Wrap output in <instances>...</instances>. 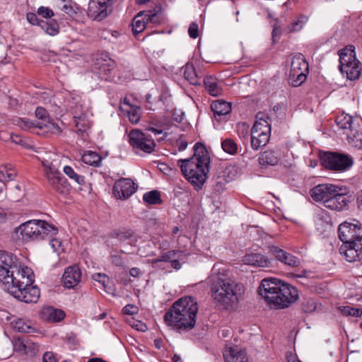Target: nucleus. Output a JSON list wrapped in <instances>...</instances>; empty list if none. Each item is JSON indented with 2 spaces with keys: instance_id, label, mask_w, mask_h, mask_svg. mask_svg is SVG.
<instances>
[{
  "instance_id": "nucleus-1",
  "label": "nucleus",
  "mask_w": 362,
  "mask_h": 362,
  "mask_svg": "<svg viewBox=\"0 0 362 362\" xmlns=\"http://www.w3.org/2000/svg\"><path fill=\"white\" fill-rule=\"evenodd\" d=\"M28 267L20 269L16 257L11 253L0 251V281L14 298L26 303H36L40 290L33 286V277Z\"/></svg>"
},
{
  "instance_id": "nucleus-2",
  "label": "nucleus",
  "mask_w": 362,
  "mask_h": 362,
  "mask_svg": "<svg viewBox=\"0 0 362 362\" xmlns=\"http://www.w3.org/2000/svg\"><path fill=\"white\" fill-rule=\"evenodd\" d=\"M209 279L211 296L217 303L228 308L238 302L243 286L230 278L224 268L214 264Z\"/></svg>"
},
{
  "instance_id": "nucleus-3",
  "label": "nucleus",
  "mask_w": 362,
  "mask_h": 362,
  "mask_svg": "<svg viewBox=\"0 0 362 362\" xmlns=\"http://www.w3.org/2000/svg\"><path fill=\"white\" fill-rule=\"evenodd\" d=\"M198 305L192 296H185L177 300L165 313L164 320L172 329L180 333L194 327Z\"/></svg>"
},
{
  "instance_id": "nucleus-4",
  "label": "nucleus",
  "mask_w": 362,
  "mask_h": 362,
  "mask_svg": "<svg viewBox=\"0 0 362 362\" xmlns=\"http://www.w3.org/2000/svg\"><path fill=\"white\" fill-rule=\"evenodd\" d=\"M291 284L276 278L262 280L258 288L259 294L265 302L274 308H288L292 303Z\"/></svg>"
},
{
  "instance_id": "nucleus-5",
  "label": "nucleus",
  "mask_w": 362,
  "mask_h": 362,
  "mask_svg": "<svg viewBox=\"0 0 362 362\" xmlns=\"http://www.w3.org/2000/svg\"><path fill=\"white\" fill-rule=\"evenodd\" d=\"M310 194L314 201L321 202L330 210H346L351 202L347 189L334 184H319L310 189Z\"/></svg>"
},
{
  "instance_id": "nucleus-6",
  "label": "nucleus",
  "mask_w": 362,
  "mask_h": 362,
  "mask_svg": "<svg viewBox=\"0 0 362 362\" xmlns=\"http://www.w3.org/2000/svg\"><path fill=\"white\" fill-rule=\"evenodd\" d=\"M57 233V228L41 220H30L16 229V233H20L24 241L50 238Z\"/></svg>"
},
{
  "instance_id": "nucleus-7",
  "label": "nucleus",
  "mask_w": 362,
  "mask_h": 362,
  "mask_svg": "<svg viewBox=\"0 0 362 362\" xmlns=\"http://www.w3.org/2000/svg\"><path fill=\"white\" fill-rule=\"evenodd\" d=\"M339 69L344 76L350 81L358 79L361 74V64L356 58L355 47L349 45L339 51Z\"/></svg>"
},
{
  "instance_id": "nucleus-8",
  "label": "nucleus",
  "mask_w": 362,
  "mask_h": 362,
  "mask_svg": "<svg viewBox=\"0 0 362 362\" xmlns=\"http://www.w3.org/2000/svg\"><path fill=\"white\" fill-rule=\"evenodd\" d=\"M177 164L187 180L195 187L200 188L206 181L209 173L208 165H201L195 159H180Z\"/></svg>"
},
{
  "instance_id": "nucleus-9",
  "label": "nucleus",
  "mask_w": 362,
  "mask_h": 362,
  "mask_svg": "<svg viewBox=\"0 0 362 362\" xmlns=\"http://www.w3.org/2000/svg\"><path fill=\"white\" fill-rule=\"evenodd\" d=\"M269 117L263 112L256 115V121L251 129V147L254 150H259L265 146L269 142L271 135V125Z\"/></svg>"
},
{
  "instance_id": "nucleus-10",
  "label": "nucleus",
  "mask_w": 362,
  "mask_h": 362,
  "mask_svg": "<svg viewBox=\"0 0 362 362\" xmlns=\"http://www.w3.org/2000/svg\"><path fill=\"white\" fill-rule=\"evenodd\" d=\"M320 161L323 167L335 172H344L354 164L353 158L349 155L330 151L322 153Z\"/></svg>"
},
{
  "instance_id": "nucleus-11",
  "label": "nucleus",
  "mask_w": 362,
  "mask_h": 362,
  "mask_svg": "<svg viewBox=\"0 0 362 362\" xmlns=\"http://www.w3.org/2000/svg\"><path fill=\"white\" fill-rule=\"evenodd\" d=\"M45 168V177L49 185L57 192L66 194L70 190V185L59 170L48 160L42 162Z\"/></svg>"
},
{
  "instance_id": "nucleus-12",
  "label": "nucleus",
  "mask_w": 362,
  "mask_h": 362,
  "mask_svg": "<svg viewBox=\"0 0 362 362\" xmlns=\"http://www.w3.org/2000/svg\"><path fill=\"white\" fill-rule=\"evenodd\" d=\"M338 235L343 244L362 241V224L357 220L344 221L338 228Z\"/></svg>"
},
{
  "instance_id": "nucleus-13",
  "label": "nucleus",
  "mask_w": 362,
  "mask_h": 362,
  "mask_svg": "<svg viewBox=\"0 0 362 362\" xmlns=\"http://www.w3.org/2000/svg\"><path fill=\"white\" fill-rule=\"evenodd\" d=\"M129 144L134 148L141 150L146 153H151L156 144L150 135L139 129L132 130L129 134Z\"/></svg>"
},
{
  "instance_id": "nucleus-14",
  "label": "nucleus",
  "mask_w": 362,
  "mask_h": 362,
  "mask_svg": "<svg viewBox=\"0 0 362 362\" xmlns=\"http://www.w3.org/2000/svg\"><path fill=\"white\" fill-rule=\"evenodd\" d=\"M112 0H90L87 15L93 20L100 21L112 12Z\"/></svg>"
},
{
  "instance_id": "nucleus-15",
  "label": "nucleus",
  "mask_w": 362,
  "mask_h": 362,
  "mask_svg": "<svg viewBox=\"0 0 362 362\" xmlns=\"http://www.w3.org/2000/svg\"><path fill=\"white\" fill-rule=\"evenodd\" d=\"M160 8H158L157 11L155 8L153 11H143L136 14L132 21V32L135 37L145 29L148 23H158V12Z\"/></svg>"
},
{
  "instance_id": "nucleus-16",
  "label": "nucleus",
  "mask_w": 362,
  "mask_h": 362,
  "mask_svg": "<svg viewBox=\"0 0 362 362\" xmlns=\"http://www.w3.org/2000/svg\"><path fill=\"white\" fill-rule=\"evenodd\" d=\"M115 238L119 241V246L123 253H133L137 242V237L130 229L120 230L115 233Z\"/></svg>"
},
{
  "instance_id": "nucleus-17",
  "label": "nucleus",
  "mask_w": 362,
  "mask_h": 362,
  "mask_svg": "<svg viewBox=\"0 0 362 362\" xmlns=\"http://www.w3.org/2000/svg\"><path fill=\"white\" fill-rule=\"evenodd\" d=\"M339 251L347 262H357L362 265V241L354 242L353 244H342Z\"/></svg>"
},
{
  "instance_id": "nucleus-18",
  "label": "nucleus",
  "mask_w": 362,
  "mask_h": 362,
  "mask_svg": "<svg viewBox=\"0 0 362 362\" xmlns=\"http://www.w3.org/2000/svg\"><path fill=\"white\" fill-rule=\"evenodd\" d=\"M137 188L136 184L129 178H121L115 182L113 191L119 198L127 199L132 195Z\"/></svg>"
},
{
  "instance_id": "nucleus-19",
  "label": "nucleus",
  "mask_w": 362,
  "mask_h": 362,
  "mask_svg": "<svg viewBox=\"0 0 362 362\" xmlns=\"http://www.w3.org/2000/svg\"><path fill=\"white\" fill-rule=\"evenodd\" d=\"M296 87L300 86L307 79L309 74V65L305 56L301 53H296Z\"/></svg>"
},
{
  "instance_id": "nucleus-20",
  "label": "nucleus",
  "mask_w": 362,
  "mask_h": 362,
  "mask_svg": "<svg viewBox=\"0 0 362 362\" xmlns=\"http://www.w3.org/2000/svg\"><path fill=\"white\" fill-rule=\"evenodd\" d=\"M81 279V272L78 266L74 264L67 267L62 276L64 286L68 288L76 287Z\"/></svg>"
},
{
  "instance_id": "nucleus-21",
  "label": "nucleus",
  "mask_w": 362,
  "mask_h": 362,
  "mask_svg": "<svg viewBox=\"0 0 362 362\" xmlns=\"http://www.w3.org/2000/svg\"><path fill=\"white\" fill-rule=\"evenodd\" d=\"M226 362H249L248 357L245 351L238 346H226L223 352Z\"/></svg>"
},
{
  "instance_id": "nucleus-22",
  "label": "nucleus",
  "mask_w": 362,
  "mask_h": 362,
  "mask_svg": "<svg viewBox=\"0 0 362 362\" xmlns=\"http://www.w3.org/2000/svg\"><path fill=\"white\" fill-rule=\"evenodd\" d=\"M245 264L259 267H269L272 264V259H268L259 253L247 254L243 257Z\"/></svg>"
},
{
  "instance_id": "nucleus-23",
  "label": "nucleus",
  "mask_w": 362,
  "mask_h": 362,
  "mask_svg": "<svg viewBox=\"0 0 362 362\" xmlns=\"http://www.w3.org/2000/svg\"><path fill=\"white\" fill-rule=\"evenodd\" d=\"M42 320L54 322L62 320L65 317V313L62 310L56 309L52 306L43 307L40 313Z\"/></svg>"
},
{
  "instance_id": "nucleus-24",
  "label": "nucleus",
  "mask_w": 362,
  "mask_h": 362,
  "mask_svg": "<svg viewBox=\"0 0 362 362\" xmlns=\"http://www.w3.org/2000/svg\"><path fill=\"white\" fill-rule=\"evenodd\" d=\"M268 251L269 254L274 256L281 262L288 266L294 264L293 256L278 246L269 245L268 246Z\"/></svg>"
},
{
  "instance_id": "nucleus-25",
  "label": "nucleus",
  "mask_w": 362,
  "mask_h": 362,
  "mask_svg": "<svg viewBox=\"0 0 362 362\" xmlns=\"http://www.w3.org/2000/svg\"><path fill=\"white\" fill-rule=\"evenodd\" d=\"M66 106L72 113L73 117L88 113V109L83 106L81 98L78 95L71 96L67 101Z\"/></svg>"
},
{
  "instance_id": "nucleus-26",
  "label": "nucleus",
  "mask_w": 362,
  "mask_h": 362,
  "mask_svg": "<svg viewBox=\"0 0 362 362\" xmlns=\"http://www.w3.org/2000/svg\"><path fill=\"white\" fill-rule=\"evenodd\" d=\"M66 106L72 113L73 117L88 113V109L83 106L81 98L78 95L71 96L67 101Z\"/></svg>"
},
{
  "instance_id": "nucleus-27",
  "label": "nucleus",
  "mask_w": 362,
  "mask_h": 362,
  "mask_svg": "<svg viewBox=\"0 0 362 362\" xmlns=\"http://www.w3.org/2000/svg\"><path fill=\"white\" fill-rule=\"evenodd\" d=\"M211 109L214 112V117L218 119L217 117L228 115L231 111V105L223 100H214L211 104Z\"/></svg>"
},
{
  "instance_id": "nucleus-28",
  "label": "nucleus",
  "mask_w": 362,
  "mask_h": 362,
  "mask_svg": "<svg viewBox=\"0 0 362 362\" xmlns=\"http://www.w3.org/2000/svg\"><path fill=\"white\" fill-rule=\"evenodd\" d=\"M194 157L190 159H195L196 161L201 163V165H209L210 158L206 147L201 143H197L194 146Z\"/></svg>"
},
{
  "instance_id": "nucleus-29",
  "label": "nucleus",
  "mask_w": 362,
  "mask_h": 362,
  "mask_svg": "<svg viewBox=\"0 0 362 362\" xmlns=\"http://www.w3.org/2000/svg\"><path fill=\"white\" fill-rule=\"evenodd\" d=\"M76 132L83 134L87 133L91 126V122L88 117V113L81 116H75L74 117Z\"/></svg>"
},
{
  "instance_id": "nucleus-30",
  "label": "nucleus",
  "mask_w": 362,
  "mask_h": 362,
  "mask_svg": "<svg viewBox=\"0 0 362 362\" xmlns=\"http://www.w3.org/2000/svg\"><path fill=\"white\" fill-rule=\"evenodd\" d=\"M278 154L273 151H266L259 157V163L262 165H275L279 162Z\"/></svg>"
},
{
  "instance_id": "nucleus-31",
  "label": "nucleus",
  "mask_w": 362,
  "mask_h": 362,
  "mask_svg": "<svg viewBox=\"0 0 362 362\" xmlns=\"http://www.w3.org/2000/svg\"><path fill=\"white\" fill-rule=\"evenodd\" d=\"M336 122L339 128L349 129V132L355 130V128H356L353 117L348 114H342L337 117Z\"/></svg>"
},
{
  "instance_id": "nucleus-32",
  "label": "nucleus",
  "mask_w": 362,
  "mask_h": 362,
  "mask_svg": "<svg viewBox=\"0 0 362 362\" xmlns=\"http://www.w3.org/2000/svg\"><path fill=\"white\" fill-rule=\"evenodd\" d=\"M206 89L212 96H218L221 93V88L217 83L216 78L212 76H206L204 80Z\"/></svg>"
},
{
  "instance_id": "nucleus-33",
  "label": "nucleus",
  "mask_w": 362,
  "mask_h": 362,
  "mask_svg": "<svg viewBox=\"0 0 362 362\" xmlns=\"http://www.w3.org/2000/svg\"><path fill=\"white\" fill-rule=\"evenodd\" d=\"M347 139L350 146L357 149H362V132L358 131L357 128L347 134Z\"/></svg>"
},
{
  "instance_id": "nucleus-34",
  "label": "nucleus",
  "mask_w": 362,
  "mask_h": 362,
  "mask_svg": "<svg viewBox=\"0 0 362 362\" xmlns=\"http://www.w3.org/2000/svg\"><path fill=\"white\" fill-rule=\"evenodd\" d=\"M82 160L86 164L99 167L101 165L102 157L100 154L89 151L83 153Z\"/></svg>"
},
{
  "instance_id": "nucleus-35",
  "label": "nucleus",
  "mask_w": 362,
  "mask_h": 362,
  "mask_svg": "<svg viewBox=\"0 0 362 362\" xmlns=\"http://www.w3.org/2000/svg\"><path fill=\"white\" fill-rule=\"evenodd\" d=\"M184 76L191 84L199 85L200 79L192 64H187L185 68Z\"/></svg>"
},
{
  "instance_id": "nucleus-36",
  "label": "nucleus",
  "mask_w": 362,
  "mask_h": 362,
  "mask_svg": "<svg viewBox=\"0 0 362 362\" xmlns=\"http://www.w3.org/2000/svg\"><path fill=\"white\" fill-rule=\"evenodd\" d=\"M39 129L45 132H50L54 134H59L62 130L58 124L52 120L48 119L46 122H39Z\"/></svg>"
},
{
  "instance_id": "nucleus-37",
  "label": "nucleus",
  "mask_w": 362,
  "mask_h": 362,
  "mask_svg": "<svg viewBox=\"0 0 362 362\" xmlns=\"http://www.w3.org/2000/svg\"><path fill=\"white\" fill-rule=\"evenodd\" d=\"M40 28L51 36H54L59 33V25L55 20L43 21L40 23Z\"/></svg>"
},
{
  "instance_id": "nucleus-38",
  "label": "nucleus",
  "mask_w": 362,
  "mask_h": 362,
  "mask_svg": "<svg viewBox=\"0 0 362 362\" xmlns=\"http://www.w3.org/2000/svg\"><path fill=\"white\" fill-rule=\"evenodd\" d=\"M63 171L74 183L79 185H83L85 183L84 177L77 173L72 167L66 165L64 167Z\"/></svg>"
},
{
  "instance_id": "nucleus-39",
  "label": "nucleus",
  "mask_w": 362,
  "mask_h": 362,
  "mask_svg": "<svg viewBox=\"0 0 362 362\" xmlns=\"http://www.w3.org/2000/svg\"><path fill=\"white\" fill-rule=\"evenodd\" d=\"M222 149L227 153L235 155L238 153V145L232 139H226L221 141Z\"/></svg>"
},
{
  "instance_id": "nucleus-40",
  "label": "nucleus",
  "mask_w": 362,
  "mask_h": 362,
  "mask_svg": "<svg viewBox=\"0 0 362 362\" xmlns=\"http://www.w3.org/2000/svg\"><path fill=\"white\" fill-rule=\"evenodd\" d=\"M16 124L25 130L39 129V122H33L27 119L18 118L16 120Z\"/></svg>"
},
{
  "instance_id": "nucleus-41",
  "label": "nucleus",
  "mask_w": 362,
  "mask_h": 362,
  "mask_svg": "<svg viewBox=\"0 0 362 362\" xmlns=\"http://www.w3.org/2000/svg\"><path fill=\"white\" fill-rule=\"evenodd\" d=\"M143 199L148 204H157L161 202L160 192L157 190H153L145 193Z\"/></svg>"
},
{
  "instance_id": "nucleus-42",
  "label": "nucleus",
  "mask_w": 362,
  "mask_h": 362,
  "mask_svg": "<svg viewBox=\"0 0 362 362\" xmlns=\"http://www.w3.org/2000/svg\"><path fill=\"white\" fill-rule=\"evenodd\" d=\"M342 315L345 316L360 317L362 315V309L354 308L349 305L341 306L339 308Z\"/></svg>"
},
{
  "instance_id": "nucleus-43",
  "label": "nucleus",
  "mask_w": 362,
  "mask_h": 362,
  "mask_svg": "<svg viewBox=\"0 0 362 362\" xmlns=\"http://www.w3.org/2000/svg\"><path fill=\"white\" fill-rule=\"evenodd\" d=\"M12 324L15 329L21 332L29 333L34 329L30 324L22 319H18L16 321H13Z\"/></svg>"
},
{
  "instance_id": "nucleus-44",
  "label": "nucleus",
  "mask_w": 362,
  "mask_h": 362,
  "mask_svg": "<svg viewBox=\"0 0 362 362\" xmlns=\"http://www.w3.org/2000/svg\"><path fill=\"white\" fill-rule=\"evenodd\" d=\"M129 121L132 124H137L140 121L141 108L138 106H130L129 110H127Z\"/></svg>"
},
{
  "instance_id": "nucleus-45",
  "label": "nucleus",
  "mask_w": 362,
  "mask_h": 362,
  "mask_svg": "<svg viewBox=\"0 0 362 362\" xmlns=\"http://www.w3.org/2000/svg\"><path fill=\"white\" fill-rule=\"evenodd\" d=\"M177 252H178L175 250L168 251L165 253H163L160 256H159V257L153 259L152 262L155 264L159 262H171L176 257Z\"/></svg>"
},
{
  "instance_id": "nucleus-46",
  "label": "nucleus",
  "mask_w": 362,
  "mask_h": 362,
  "mask_svg": "<svg viewBox=\"0 0 362 362\" xmlns=\"http://www.w3.org/2000/svg\"><path fill=\"white\" fill-rule=\"evenodd\" d=\"M35 115L37 118L40 119V122H46L48 119H49V117L47 110L43 107H37L35 110Z\"/></svg>"
},
{
  "instance_id": "nucleus-47",
  "label": "nucleus",
  "mask_w": 362,
  "mask_h": 362,
  "mask_svg": "<svg viewBox=\"0 0 362 362\" xmlns=\"http://www.w3.org/2000/svg\"><path fill=\"white\" fill-rule=\"evenodd\" d=\"M310 274H312L311 272H308L306 270H303L301 272V273H298V272L296 269L295 276H296V278L304 279L305 281H302L300 283L302 284H304V285H308L310 284L309 278H310Z\"/></svg>"
},
{
  "instance_id": "nucleus-48",
  "label": "nucleus",
  "mask_w": 362,
  "mask_h": 362,
  "mask_svg": "<svg viewBox=\"0 0 362 362\" xmlns=\"http://www.w3.org/2000/svg\"><path fill=\"white\" fill-rule=\"evenodd\" d=\"M308 17L305 15H300L296 20V32L302 30L303 26L307 23Z\"/></svg>"
},
{
  "instance_id": "nucleus-49",
  "label": "nucleus",
  "mask_w": 362,
  "mask_h": 362,
  "mask_svg": "<svg viewBox=\"0 0 362 362\" xmlns=\"http://www.w3.org/2000/svg\"><path fill=\"white\" fill-rule=\"evenodd\" d=\"M37 14L45 18H51L54 16L52 10L47 7L40 6L37 11Z\"/></svg>"
},
{
  "instance_id": "nucleus-50",
  "label": "nucleus",
  "mask_w": 362,
  "mask_h": 362,
  "mask_svg": "<svg viewBox=\"0 0 362 362\" xmlns=\"http://www.w3.org/2000/svg\"><path fill=\"white\" fill-rule=\"evenodd\" d=\"M61 9L68 15H71L74 13L73 8L71 6V0H60Z\"/></svg>"
},
{
  "instance_id": "nucleus-51",
  "label": "nucleus",
  "mask_w": 362,
  "mask_h": 362,
  "mask_svg": "<svg viewBox=\"0 0 362 362\" xmlns=\"http://www.w3.org/2000/svg\"><path fill=\"white\" fill-rule=\"evenodd\" d=\"M122 312L128 315H134L138 313L139 308L134 305L128 304L123 308Z\"/></svg>"
},
{
  "instance_id": "nucleus-52",
  "label": "nucleus",
  "mask_w": 362,
  "mask_h": 362,
  "mask_svg": "<svg viewBox=\"0 0 362 362\" xmlns=\"http://www.w3.org/2000/svg\"><path fill=\"white\" fill-rule=\"evenodd\" d=\"M28 21L32 25H37L40 27V23L43 20H40L34 13H28L26 15Z\"/></svg>"
},
{
  "instance_id": "nucleus-53",
  "label": "nucleus",
  "mask_w": 362,
  "mask_h": 362,
  "mask_svg": "<svg viewBox=\"0 0 362 362\" xmlns=\"http://www.w3.org/2000/svg\"><path fill=\"white\" fill-rule=\"evenodd\" d=\"M189 35L192 38H197L199 36V28L196 23H192L188 29Z\"/></svg>"
},
{
  "instance_id": "nucleus-54",
  "label": "nucleus",
  "mask_w": 362,
  "mask_h": 362,
  "mask_svg": "<svg viewBox=\"0 0 362 362\" xmlns=\"http://www.w3.org/2000/svg\"><path fill=\"white\" fill-rule=\"evenodd\" d=\"M93 279L101 283L104 286H105L106 280L108 279L107 276L104 274L96 273L93 275Z\"/></svg>"
},
{
  "instance_id": "nucleus-55",
  "label": "nucleus",
  "mask_w": 362,
  "mask_h": 362,
  "mask_svg": "<svg viewBox=\"0 0 362 362\" xmlns=\"http://www.w3.org/2000/svg\"><path fill=\"white\" fill-rule=\"evenodd\" d=\"M112 263L117 267H124V262L122 257L119 255H112L111 257Z\"/></svg>"
},
{
  "instance_id": "nucleus-56",
  "label": "nucleus",
  "mask_w": 362,
  "mask_h": 362,
  "mask_svg": "<svg viewBox=\"0 0 362 362\" xmlns=\"http://www.w3.org/2000/svg\"><path fill=\"white\" fill-rule=\"evenodd\" d=\"M42 361L43 362H57V360L54 356V354L50 351L45 353Z\"/></svg>"
},
{
  "instance_id": "nucleus-57",
  "label": "nucleus",
  "mask_w": 362,
  "mask_h": 362,
  "mask_svg": "<svg viewBox=\"0 0 362 362\" xmlns=\"http://www.w3.org/2000/svg\"><path fill=\"white\" fill-rule=\"evenodd\" d=\"M315 309V305L313 300H308L306 305H303V310L305 313H310Z\"/></svg>"
},
{
  "instance_id": "nucleus-58",
  "label": "nucleus",
  "mask_w": 362,
  "mask_h": 362,
  "mask_svg": "<svg viewBox=\"0 0 362 362\" xmlns=\"http://www.w3.org/2000/svg\"><path fill=\"white\" fill-rule=\"evenodd\" d=\"M132 327L141 332H145L147 330V326L140 321L134 322V323L132 325Z\"/></svg>"
},
{
  "instance_id": "nucleus-59",
  "label": "nucleus",
  "mask_w": 362,
  "mask_h": 362,
  "mask_svg": "<svg viewBox=\"0 0 362 362\" xmlns=\"http://www.w3.org/2000/svg\"><path fill=\"white\" fill-rule=\"evenodd\" d=\"M159 170L166 175H170V173L173 171V169L164 163H160L158 164Z\"/></svg>"
},
{
  "instance_id": "nucleus-60",
  "label": "nucleus",
  "mask_w": 362,
  "mask_h": 362,
  "mask_svg": "<svg viewBox=\"0 0 362 362\" xmlns=\"http://www.w3.org/2000/svg\"><path fill=\"white\" fill-rule=\"evenodd\" d=\"M187 144H188L187 141L182 139V138H180V139H178L177 141V146L180 151H184L185 149H186Z\"/></svg>"
},
{
  "instance_id": "nucleus-61",
  "label": "nucleus",
  "mask_w": 362,
  "mask_h": 362,
  "mask_svg": "<svg viewBox=\"0 0 362 362\" xmlns=\"http://www.w3.org/2000/svg\"><path fill=\"white\" fill-rule=\"evenodd\" d=\"M129 274L134 278H139L142 275V272L137 267H133L130 269Z\"/></svg>"
},
{
  "instance_id": "nucleus-62",
  "label": "nucleus",
  "mask_w": 362,
  "mask_h": 362,
  "mask_svg": "<svg viewBox=\"0 0 362 362\" xmlns=\"http://www.w3.org/2000/svg\"><path fill=\"white\" fill-rule=\"evenodd\" d=\"M17 173L16 170L9 168L6 170V177L8 180H13L16 178Z\"/></svg>"
},
{
  "instance_id": "nucleus-63",
  "label": "nucleus",
  "mask_w": 362,
  "mask_h": 362,
  "mask_svg": "<svg viewBox=\"0 0 362 362\" xmlns=\"http://www.w3.org/2000/svg\"><path fill=\"white\" fill-rule=\"evenodd\" d=\"M171 266L176 269H179L180 268V263L177 259H173L171 262Z\"/></svg>"
},
{
  "instance_id": "nucleus-64",
  "label": "nucleus",
  "mask_w": 362,
  "mask_h": 362,
  "mask_svg": "<svg viewBox=\"0 0 362 362\" xmlns=\"http://www.w3.org/2000/svg\"><path fill=\"white\" fill-rule=\"evenodd\" d=\"M356 202L358 209H362V192L358 195Z\"/></svg>"
}]
</instances>
